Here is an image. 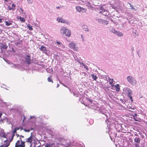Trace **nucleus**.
<instances>
[{
	"instance_id": "864d4df0",
	"label": "nucleus",
	"mask_w": 147,
	"mask_h": 147,
	"mask_svg": "<svg viewBox=\"0 0 147 147\" xmlns=\"http://www.w3.org/2000/svg\"><path fill=\"white\" fill-rule=\"evenodd\" d=\"M34 118H35L34 116H31L30 117V119H33Z\"/></svg>"
},
{
	"instance_id": "c9c22d12",
	"label": "nucleus",
	"mask_w": 147,
	"mask_h": 147,
	"mask_svg": "<svg viewBox=\"0 0 147 147\" xmlns=\"http://www.w3.org/2000/svg\"><path fill=\"white\" fill-rule=\"evenodd\" d=\"M73 95L74 96H76V97H78V95H79V93L78 92L75 93L74 92H73Z\"/></svg>"
},
{
	"instance_id": "de8ad7c7",
	"label": "nucleus",
	"mask_w": 147,
	"mask_h": 147,
	"mask_svg": "<svg viewBox=\"0 0 147 147\" xmlns=\"http://www.w3.org/2000/svg\"><path fill=\"white\" fill-rule=\"evenodd\" d=\"M16 129H14L13 131V134L15 135V133L16 132Z\"/></svg>"
},
{
	"instance_id": "7c9ffc66",
	"label": "nucleus",
	"mask_w": 147,
	"mask_h": 147,
	"mask_svg": "<svg viewBox=\"0 0 147 147\" xmlns=\"http://www.w3.org/2000/svg\"><path fill=\"white\" fill-rule=\"evenodd\" d=\"M91 76H92V78L95 80H96V79L98 78L96 76H95L94 74H91Z\"/></svg>"
},
{
	"instance_id": "ddd939ff",
	"label": "nucleus",
	"mask_w": 147,
	"mask_h": 147,
	"mask_svg": "<svg viewBox=\"0 0 147 147\" xmlns=\"http://www.w3.org/2000/svg\"><path fill=\"white\" fill-rule=\"evenodd\" d=\"M1 105L2 107H7L8 106H9V103L5 102L3 101H1Z\"/></svg>"
},
{
	"instance_id": "473e14b6",
	"label": "nucleus",
	"mask_w": 147,
	"mask_h": 147,
	"mask_svg": "<svg viewBox=\"0 0 147 147\" xmlns=\"http://www.w3.org/2000/svg\"><path fill=\"white\" fill-rule=\"evenodd\" d=\"M62 23H65L67 24H69V22L68 21L64 19H63Z\"/></svg>"
},
{
	"instance_id": "8fccbe9b",
	"label": "nucleus",
	"mask_w": 147,
	"mask_h": 147,
	"mask_svg": "<svg viewBox=\"0 0 147 147\" xmlns=\"http://www.w3.org/2000/svg\"><path fill=\"white\" fill-rule=\"evenodd\" d=\"M11 49H12V51H13L14 53L16 52V51L12 47H11Z\"/></svg>"
},
{
	"instance_id": "37998d69",
	"label": "nucleus",
	"mask_w": 147,
	"mask_h": 147,
	"mask_svg": "<svg viewBox=\"0 0 147 147\" xmlns=\"http://www.w3.org/2000/svg\"><path fill=\"white\" fill-rule=\"evenodd\" d=\"M7 123L9 124H12V123L10 121H9V119H7Z\"/></svg>"
},
{
	"instance_id": "6e6552de",
	"label": "nucleus",
	"mask_w": 147,
	"mask_h": 147,
	"mask_svg": "<svg viewBox=\"0 0 147 147\" xmlns=\"http://www.w3.org/2000/svg\"><path fill=\"white\" fill-rule=\"evenodd\" d=\"M24 59L25 63L28 65H29L31 61L30 56L29 55H26L24 57Z\"/></svg>"
},
{
	"instance_id": "3c124183",
	"label": "nucleus",
	"mask_w": 147,
	"mask_h": 147,
	"mask_svg": "<svg viewBox=\"0 0 147 147\" xmlns=\"http://www.w3.org/2000/svg\"><path fill=\"white\" fill-rule=\"evenodd\" d=\"M14 129H16V130L17 131V130L19 129V127H15Z\"/></svg>"
},
{
	"instance_id": "39448f33",
	"label": "nucleus",
	"mask_w": 147,
	"mask_h": 147,
	"mask_svg": "<svg viewBox=\"0 0 147 147\" xmlns=\"http://www.w3.org/2000/svg\"><path fill=\"white\" fill-rule=\"evenodd\" d=\"M127 80L128 82L133 86L136 84V81L135 79L130 76H128L127 77Z\"/></svg>"
},
{
	"instance_id": "bf43d9fd",
	"label": "nucleus",
	"mask_w": 147,
	"mask_h": 147,
	"mask_svg": "<svg viewBox=\"0 0 147 147\" xmlns=\"http://www.w3.org/2000/svg\"><path fill=\"white\" fill-rule=\"evenodd\" d=\"M2 113H1L0 112V118L1 117V116L2 115Z\"/></svg>"
},
{
	"instance_id": "09e8293b",
	"label": "nucleus",
	"mask_w": 147,
	"mask_h": 147,
	"mask_svg": "<svg viewBox=\"0 0 147 147\" xmlns=\"http://www.w3.org/2000/svg\"><path fill=\"white\" fill-rule=\"evenodd\" d=\"M88 101L90 103H92V99H88Z\"/></svg>"
},
{
	"instance_id": "0e129e2a",
	"label": "nucleus",
	"mask_w": 147,
	"mask_h": 147,
	"mask_svg": "<svg viewBox=\"0 0 147 147\" xmlns=\"http://www.w3.org/2000/svg\"><path fill=\"white\" fill-rule=\"evenodd\" d=\"M135 135L137 136V137L139 136L137 134H135Z\"/></svg>"
},
{
	"instance_id": "4be33fe9",
	"label": "nucleus",
	"mask_w": 147,
	"mask_h": 147,
	"mask_svg": "<svg viewBox=\"0 0 147 147\" xmlns=\"http://www.w3.org/2000/svg\"><path fill=\"white\" fill-rule=\"evenodd\" d=\"M115 34L117 35L119 37L122 36L123 35V34L122 33L117 30Z\"/></svg>"
},
{
	"instance_id": "c756f323",
	"label": "nucleus",
	"mask_w": 147,
	"mask_h": 147,
	"mask_svg": "<svg viewBox=\"0 0 147 147\" xmlns=\"http://www.w3.org/2000/svg\"><path fill=\"white\" fill-rule=\"evenodd\" d=\"M96 20L97 21L99 24H102L103 19H96Z\"/></svg>"
},
{
	"instance_id": "680f3d73",
	"label": "nucleus",
	"mask_w": 147,
	"mask_h": 147,
	"mask_svg": "<svg viewBox=\"0 0 147 147\" xmlns=\"http://www.w3.org/2000/svg\"><path fill=\"white\" fill-rule=\"evenodd\" d=\"M82 65L84 66L85 65L83 63H82Z\"/></svg>"
},
{
	"instance_id": "412c9836",
	"label": "nucleus",
	"mask_w": 147,
	"mask_h": 147,
	"mask_svg": "<svg viewBox=\"0 0 147 147\" xmlns=\"http://www.w3.org/2000/svg\"><path fill=\"white\" fill-rule=\"evenodd\" d=\"M8 46L6 45L5 43L1 45L0 47L1 49H6L7 48Z\"/></svg>"
},
{
	"instance_id": "72a5a7b5",
	"label": "nucleus",
	"mask_w": 147,
	"mask_h": 147,
	"mask_svg": "<svg viewBox=\"0 0 147 147\" xmlns=\"http://www.w3.org/2000/svg\"><path fill=\"white\" fill-rule=\"evenodd\" d=\"M27 27L30 30H33L32 26L29 24L27 25Z\"/></svg>"
},
{
	"instance_id": "ea45409f",
	"label": "nucleus",
	"mask_w": 147,
	"mask_h": 147,
	"mask_svg": "<svg viewBox=\"0 0 147 147\" xmlns=\"http://www.w3.org/2000/svg\"><path fill=\"white\" fill-rule=\"evenodd\" d=\"M7 9L9 10H12L13 11V8L11 7L10 6H8L7 7Z\"/></svg>"
},
{
	"instance_id": "a211bd4d",
	"label": "nucleus",
	"mask_w": 147,
	"mask_h": 147,
	"mask_svg": "<svg viewBox=\"0 0 147 147\" xmlns=\"http://www.w3.org/2000/svg\"><path fill=\"white\" fill-rule=\"evenodd\" d=\"M109 29L110 32L113 33L114 34H115L116 31L115 29L112 27H109Z\"/></svg>"
},
{
	"instance_id": "6ab92c4d",
	"label": "nucleus",
	"mask_w": 147,
	"mask_h": 147,
	"mask_svg": "<svg viewBox=\"0 0 147 147\" xmlns=\"http://www.w3.org/2000/svg\"><path fill=\"white\" fill-rule=\"evenodd\" d=\"M107 111L104 110H100L99 111V113H101L104 115L106 117L107 116Z\"/></svg>"
},
{
	"instance_id": "a19ab883",
	"label": "nucleus",
	"mask_w": 147,
	"mask_h": 147,
	"mask_svg": "<svg viewBox=\"0 0 147 147\" xmlns=\"http://www.w3.org/2000/svg\"><path fill=\"white\" fill-rule=\"evenodd\" d=\"M56 42L57 44L59 45L60 47L62 45V44L60 42L57 41Z\"/></svg>"
},
{
	"instance_id": "4d7b16f0",
	"label": "nucleus",
	"mask_w": 147,
	"mask_h": 147,
	"mask_svg": "<svg viewBox=\"0 0 147 147\" xmlns=\"http://www.w3.org/2000/svg\"><path fill=\"white\" fill-rule=\"evenodd\" d=\"M60 7H57L56 8L58 9H60Z\"/></svg>"
},
{
	"instance_id": "2eb2a0df",
	"label": "nucleus",
	"mask_w": 147,
	"mask_h": 147,
	"mask_svg": "<svg viewBox=\"0 0 147 147\" xmlns=\"http://www.w3.org/2000/svg\"><path fill=\"white\" fill-rule=\"evenodd\" d=\"M45 147H58L57 145L55 144H46Z\"/></svg>"
},
{
	"instance_id": "338daca9",
	"label": "nucleus",
	"mask_w": 147,
	"mask_h": 147,
	"mask_svg": "<svg viewBox=\"0 0 147 147\" xmlns=\"http://www.w3.org/2000/svg\"><path fill=\"white\" fill-rule=\"evenodd\" d=\"M33 128H32H32H30V130H33Z\"/></svg>"
},
{
	"instance_id": "e433bc0d",
	"label": "nucleus",
	"mask_w": 147,
	"mask_h": 147,
	"mask_svg": "<svg viewBox=\"0 0 147 147\" xmlns=\"http://www.w3.org/2000/svg\"><path fill=\"white\" fill-rule=\"evenodd\" d=\"M27 1L28 4H32L33 2V0H27Z\"/></svg>"
},
{
	"instance_id": "f8f14e48",
	"label": "nucleus",
	"mask_w": 147,
	"mask_h": 147,
	"mask_svg": "<svg viewBox=\"0 0 147 147\" xmlns=\"http://www.w3.org/2000/svg\"><path fill=\"white\" fill-rule=\"evenodd\" d=\"M72 147H84L83 144H80L79 143H76L75 144H73L72 145Z\"/></svg>"
},
{
	"instance_id": "5fc2aeb1",
	"label": "nucleus",
	"mask_w": 147,
	"mask_h": 147,
	"mask_svg": "<svg viewBox=\"0 0 147 147\" xmlns=\"http://www.w3.org/2000/svg\"><path fill=\"white\" fill-rule=\"evenodd\" d=\"M69 88V91H70V92L71 93H73V91H71V89L70 88Z\"/></svg>"
},
{
	"instance_id": "79ce46f5",
	"label": "nucleus",
	"mask_w": 147,
	"mask_h": 147,
	"mask_svg": "<svg viewBox=\"0 0 147 147\" xmlns=\"http://www.w3.org/2000/svg\"><path fill=\"white\" fill-rule=\"evenodd\" d=\"M23 130L26 132H29L30 131V129H23Z\"/></svg>"
},
{
	"instance_id": "a878e982",
	"label": "nucleus",
	"mask_w": 147,
	"mask_h": 147,
	"mask_svg": "<svg viewBox=\"0 0 147 147\" xmlns=\"http://www.w3.org/2000/svg\"><path fill=\"white\" fill-rule=\"evenodd\" d=\"M0 136L2 138H7V135L5 134V133L4 132H2L1 133Z\"/></svg>"
},
{
	"instance_id": "e2e57ef3",
	"label": "nucleus",
	"mask_w": 147,
	"mask_h": 147,
	"mask_svg": "<svg viewBox=\"0 0 147 147\" xmlns=\"http://www.w3.org/2000/svg\"><path fill=\"white\" fill-rule=\"evenodd\" d=\"M1 87H2V88H4V89H6V90H8V89H7V88H4L3 87H2V86H1Z\"/></svg>"
},
{
	"instance_id": "69168bd1",
	"label": "nucleus",
	"mask_w": 147,
	"mask_h": 147,
	"mask_svg": "<svg viewBox=\"0 0 147 147\" xmlns=\"http://www.w3.org/2000/svg\"><path fill=\"white\" fill-rule=\"evenodd\" d=\"M59 84H57V88H58V87H59Z\"/></svg>"
},
{
	"instance_id": "b1692460",
	"label": "nucleus",
	"mask_w": 147,
	"mask_h": 147,
	"mask_svg": "<svg viewBox=\"0 0 147 147\" xmlns=\"http://www.w3.org/2000/svg\"><path fill=\"white\" fill-rule=\"evenodd\" d=\"M5 25L6 26H9L10 25H11L12 24V23L11 21L8 20V21H5Z\"/></svg>"
},
{
	"instance_id": "2f4dec72",
	"label": "nucleus",
	"mask_w": 147,
	"mask_h": 147,
	"mask_svg": "<svg viewBox=\"0 0 147 147\" xmlns=\"http://www.w3.org/2000/svg\"><path fill=\"white\" fill-rule=\"evenodd\" d=\"M15 135L12 134L11 138V140L10 141H9L7 139L6 140H7V143H9V144L10 143V142L12 141V140H13V138L14 136Z\"/></svg>"
},
{
	"instance_id": "4c0bfd02",
	"label": "nucleus",
	"mask_w": 147,
	"mask_h": 147,
	"mask_svg": "<svg viewBox=\"0 0 147 147\" xmlns=\"http://www.w3.org/2000/svg\"><path fill=\"white\" fill-rule=\"evenodd\" d=\"M120 101L121 102V103L123 104H125V101L124 99H120Z\"/></svg>"
},
{
	"instance_id": "a18cd8bd",
	"label": "nucleus",
	"mask_w": 147,
	"mask_h": 147,
	"mask_svg": "<svg viewBox=\"0 0 147 147\" xmlns=\"http://www.w3.org/2000/svg\"><path fill=\"white\" fill-rule=\"evenodd\" d=\"M128 3L130 5V7H131V9H134V10H135V8L133 7V6L131 5V4H130L129 3Z\"/></svg>"
},
{
	"instance_id": "393cba45",
	"label": "nucleus",
	"mask_w": 147,
	"mask_h": 147,
	"mask_svg": "<svg viewBox=\"0 0 147 147\" xmlns=\"http://www.w3.org/2000/svg\"><path fill=\"white\" fill-rule=\"evenodd\" d=\"M15 45L16 46H18L19 47H21L22 45V41H20L18 42H16L15 43Z\"/></svg>"
},
{
	"instance_id": "9b49d317",
	"label": "nucleus",
	"mask_w": 147,
	"mask_h": 147,
	"mask_svg": "<svg viewBox=\"0 0 147 147\" xmlns=\"http://www.w3.org/2000/svg\"><path fill=\"white\" fill-rule=\"evenodd\" d=\"M69 47L71 49L76 50V48L75 47V44L74 43L72 42H71L69 44Z\"/></svg>"
},
{
	"instance_id": "f704fd0d",
	"label": "nucleus",
	"mask_w": 147,
	"mask_h": 147,
	"mask_svg": "<svg viewBox=\"0 0 147 147\" xmlns=\"http://www.w3.org/2000/svg\"><path fill=\"white\" fill-rule=\"evenodd\" d=\"M47 80H48V81L49 82H51L52 83H53V81H52V79H51V77H49L48 78V79H47Z\"/></svg>"
},
{
	"instance_id": "5701e85b",
	"label": "nucleus",
	"mask_w": 147,
	"mask_h": 147,
	"mask_svg": "<svg viewBox=\"0 0 147 147\" xmlns=\"http://www.w3.org/2000/svg\"><path fill=\"white\" fill-rule=\"evenodd\" d=\"M63 145H65V144H66L67 145V146H65L64 147H72V145L71 146H69V141L68 140H67L66 142H65V143H63Z\"/></svg>"
},
{
	"instance_id": "0eeeda50",
	"label": "nucleus",
	"mask_w": 147,
	"mask_h": 147,
	"mask_svg": "<svg viewBox=\"0 0 147 147\" xmlns=\"http://www.w3.org/2000/svg\"><path fill=\"white\" fill-rule=\"evenodd\" d=\"M135 147H140L141 138L139 136L136 137L134 139Z\"/></svg>"
},
{
	"instance_id": "c85d7f7f",
	"label": "nucleus",
	"mask_w": 147,
	"mask_h": 147,
	"mask_svg": "<svg viewBox=\"0 0 147 147\" xmlns=\"http://www.w3.org/2000/svg\"><path fill=\"white\" fill-rule=\"evenodd\" d=\"M18 19L22 22H24L25 21L24 18L20 16L19 17Z\"/></svg>"
},
{
	"instance_id": "f3484780",
	"label": "nucleus",
	"mask_w": 147,
	"mask_h": 147,
	"mask_svg": "<svg viewBox=\"0 0 147 147\" xmlns=\"http://www.w3.org/2000/svg\"><path fill=\"white\" fill-rule=\"evenodd\" d=\"M82 29L85 31L89 32V29L88 28V26L86 25H84L82 26Z\"/></svg>"
},
{
	"instance_id": "4468645a",
	"label": "nucleus",
	"mask_w": 147,
	"mask_h": 147,
	"mask_svg": "<svg viewBox=\"0 0 147 147\" xmlns=\"http://www.w3.org/2000/svg\"><path fill=\"white\" fill-rule=\"evenodd\" d=\"M7 140H5L4 144L0 147H8L9 145V143H7Z\"/></svg>"
},
{
	"instance_id": "aec40b11",
	"label": "nucleus",
	"mask_w": 147,
	"mask_h": 147,
	"mask_svg": "<svg viewBox=\"0 0 147 147\" xmlns=\"http://www.w3.org/2000/svg\"><path fill=\"white\" fill-rule=\"evenodd\" d=\"M40 49L42 51L43 53L45 52V51L47 52V50L46 49V47L43 46H41L40 48Z\"/></svg>"
},
{
	"instance_id": "f03ea898",
	"label": "nucleus",
	"mask_w": 147,
	"mask_h": 147,
	"mask_svg": "<svg viewBox=\"0 0 147 147\" xmlns=\"http://www.w3.org/2000/svg\"><path fill=\"white\" fill-rule=\"evenodd\" d=\"M96 9H100L98 12L102 14L103 15L107 16L109 14V12L108 10L105 9V8L102 5H99L96 7Z\"/></svg>"
},
{
	"instance_id": "20e7f679",
	"label": "nucleus",
	"mask_w": 147,
	"mask_h": 147,
	"mask_svg": "<svg viewBox=\"0 0 147 147\" xmlns=\"http://www.w3.org/2000/svg\"><path fill=\"white\" fill-rule=\"evenodd\" d=\"M20 140L17 141L15 144V147H25V142L22 141L21 138H24L22 135L20 136Z\"/></svg>"
},
{
	"instance_id": "cd10ccee",
	"label": "nucleus",
	"mask_w": 147,
	"mask_h": 147,
	"mask_svg": "<svg viewBox=\"0 0 147 147\" xmlns=\"http://www.w3.org/2000/svg\"><path fill=\"white\" fill-rule=\"evenodd\" d=\"M109 23V22L108 21L105 20H103V21H102V24L105 25H107V24H108Z\"/></svg>"
},
{
	"instance_id": "7ed1b4c3",
	"label": "nucleus",
	"mask_w": 147,
	"mask_h": 147,
	"mask_svg": "<svg viewBox=\"0 0 147 147\" xmlns=\"http://www.w3.org/2000/svg\"><path fill=\"white\" fill-rule=\"evenodd\" d=\"M60 33L63 35L65 34L66 36L69 37L71 34L70 30L67 29L66 27L63 26L60 30Z\"/></svg>"
},
{
	"instance_id": "c03bdc74",
	"label": "nucleus",
	"mask_w": 147,
	"mask_h": 147,
	"mask_svg": "<svg viewBox=\"0 0 147 147\" xmlns=\"http://www.w3.org/2000/svg\"><path fill=\"white\" fill-rule=\"evenodd\" d=\"M61 18H57V21L59 22H60V21L61 20Z\"/></svg>"
},
{
	"instance_id": "603ef678",
	"label": "nucleus",
	"mask_w": 147,
	"mask_h": 147,
	"mask_svg": "<svg viewBox=\"0 0 147 147\" xmlns=\"http://www.w3.org/2000/svg\"><path fill=\"white\" fill-rule=\"evenodd\" d=\"M108 78H109V77L107 76H106V77H105L106 80H107V81H109V80H108Z\"/></svg>"
},
{
	"instance_id": "f257e3e1",
	"label": "nucleus",
	"mask_w": 147,
	"mask_h": 147,
	"mask_svg": "<svg viewBox=\"0 0 147 147\" xmlns=\"http://www.w3.org/2000/svg\"><path fill=\"white\" fill-rule=\"evenodd\" d=\"M110 4L111 5L113 9H118L120 10L122 9V3L118 0H111L110 2Z\"/></svg>"
},
{
	"instance_id": "58836bf2",
	"label": "nucleus",
	"mask_w": 147,
	"mask_h": 147,
	"mask_svg": "<svg viewBox=\"0 0 147 147\" xmlns=\"http://www.w3.org/2000/svg\"><path fill=\"white\" fill-rule=\"evenodd\" d=\"M12 7L13 8V11L15 10L16 7V5L14 4H12Z\"/></svg>"
},
{
	"instance_id": "dca6fc26",
	"label": "nucleus",
	"mask_w": 147,
	"mask_h": 147,
	"mask_svg": "<svg viewBox=\"0 0 147 147\" xmlns=\"http://www.w3.org/2000/svg\"><path fill=\"white\" fill-rule=\"evenodd\" d=\"M112 87L113 88H115L116 90L117 91L119 92L120 90L119 85V84H117L116 85H113Z\"/></svg>"
},
{
	"instance_id": "13d9d810",
	"label": "nucleus",
	"mask_w": 147,
	"mask_h": 147,
	"mask_svg": "<svg viewBox=\"0 0 147 147\" xmlns=\"http://www.w3.org/2000/svg\"><path fill=\"white\" fill-rule=\"evenodd\" d=\"M63 20V19H62V18H61V20L60 21V22L62 23V22Z\"/></svg>"
},
{
	"instance_id": "6e6d98bb",
	"label": "nucleus",
	"mask_w": 147,
	"mask_h": 147,
	"mask_svg": "<svg viewBox=\"0 0 147 147\" xmlns=\"http://www.w3.org/2000/svg\"><path fill=\"white\" fill-rule=\"evenodd\" d=\"M2 19H0V23H2Z\"/></svg>"
},
{
	"instance_id": "1a4fd4ad",
	"label": "nucleus",
	"mask_w": 147,
	"mask_h": 147,
	"mask_svg": "<svg viewBox=\"0 0 147 147\" xmlns=\"http://www.w3.org/2000/svg\"><path fill=\"white\" fill-rule=\"evenodd\" d=\"M33 137L34 136H32V132L30 136L27 139H26V140L25 142L31 144Z\"/></svg>"
},
{
	"instance_id": "49530a36",
	"label": "nucleus",
	"mask_w": 147,
	"mask_h": 147,
	"mask_svg": "<svg viewBox=\"0 0 147 147\" xmlns=\"http://www.w3.org/2000/svg\"><path fill=\"white\" fill-rule=\"evenodd\" d=\"M84 68L86 69L87 70H88V68L87 65H85L84 66Z\"/></svg>"
},
{
	"instance_id": "423d86ee",
	"label": "nucleus",
	"mask_w": 147,
	"mask_h": 147,
	"mask_svg": "<svg viewBox=\"0 0 147 147\" xmlns=\"http://www.w3.org/2000/svg\"><path fill=\"white\" fill-rule=\"evenodd\" d=\"M123 91H125L127 94L128 96L129 97L130 100H131V102H133L132 97L131 96L132 94L131 90L128 88H126L123 89Z\"/></svg>"
},
{
	"instance_id": "052dcab7",
	"label": "nucleus",
	"mask_w": 147,
	"mask_h": 147,
	"mask_svg": "<svg viewBox=\"0 0 147 147\" xmlns=\"http://www.w3.org/2000/svg\"><path fill=\"white\" fill-rule=\"evenodd\" d=\"M130 108L132 109H133V110H134V109H135V108L134 107L132 108Z\"/></svg>"
},
{
	"instance_id": "9d476101",
	"label": "nucleus",
	"mask_w": 147,
	"mask_h": 147,
	"mask_svg": "<svg viewBox=\"0 0 147 147\" xmlns=\"http://www.w3.org/2000/svg\"><path fill=\"white\" fill-rule=\"evenodd\" d=\"M76 11L79 12H80L82 10H84V12H85L86 11V9L85 8L81 7L80 6H76Z\"/></svg>"
},
{
	"instance_id": "774afa93",
	"label": "nucleus",
	"mask_w": 147,
	"mask_h": 147,
	"mask_svg": "<svg viewBox=\"0 0 147 147\" xmlns=\"http://www.w3.org/2000/svg\"><path fill=\"white\" fill-rule=\"evenodd\" d=\"M79 63L80 64H82V63H81L80 62V61H78Z\"/></svg>"
},
{
	"instance_id": "bb28decb",
	"label": "nucleus",
	"mask_w": 147,
	"mask_h": 147,
	"mask_svg": "<svg viewBox=\"0 0 147 147\" xmlns=\"http://www.w3.org/2000/svg\"><path fill=\"white\" fill-rule=\"evenodd\" d=\"M108 80L109 82V84L111 85V86L112 87L113 85V79L108 78Z\"/></svg>"
}]
</instances>
